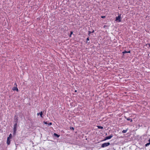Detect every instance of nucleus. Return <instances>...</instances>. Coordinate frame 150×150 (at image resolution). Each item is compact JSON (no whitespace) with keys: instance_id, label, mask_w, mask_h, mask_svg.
<instances>
[{"instance_id":"obj_19","label":"nucleus","mask_w":150,"mask_h":150,"mask_svg":"<svg viewBox=\"0 0 150 150\" xmlns=\"http://www.w3.org/2000/svg\"><path fill=\"white\" fill-rule=\"evenodd\" d=\"M44 123L45 124H47L48 123H47V122H44Z\"/></svg>"},{"instance_id":"obj_12","label":"nucleus","mask_w":150,"mask_h":150,"mask_svg":"<svg viewBox=\"0 0 150 150\" xmlns=\"http://www.w3.org/2000/svg\"><path fill=\"white\" fill-rule=\"evenodd\" d=\"M39 115H40V117H42V111H41L39 113Z\"/></svg>"},{"instance_id":"obj_24","label":"nucleus","mask_w":150,"mask_h":150,"mask_svg":"<svg viewBox=\"0 0 150 150\" xmlns=\"http://www.w3.org/2000/svg\"><path fill=\"white\" fill-rule=\"evenodd\" d=\"M39 115V113H38V114H37V115Z\"/></svg>"},{"instance_id":"obj_23","label":"nucleus","mask_w":150,"mask_h":150,"mask_svg":"<svg viewBox=\"0 0 150 150\" xmlns=\"http://www.w3.org/2000/svg\"><path fill=\"white\" fill-rule=\"evenodd\" d=\"M72 33H73V32H72V31H71V34H72Z\"/></svg>"},{"instance_id":"obj_5","label":"nucleus","mask_w":150,"mask_h":150,"mask_svg":"<svg viewBox=\"0 0 150 150\" xmlns=\"http://www.w3.org/2000/svg\"><path fill=\"white\" fill-rule=\"evenodd\" d=\"M10 139L9 138H7V144L8 145H9L10 143Z\"/></svg>"},{"instance_id":"obj_25","label":"nucleus","mask_w":150,"mask_h":150,"mask_svg":"<svg viewBox=\"0 0 150 150\" xmlns=\"http://www.w3.org/2000/svg\"><path fill=\"white\" fill-rule=\"evenodd\" d=\"M149 47H150V44H149Z\"/></svg>"},{"instance_id":"obj_3","label":"nucleus","mask_w":150,"mask_h":150,"mask_svg":"<svg viewBox=\"0 0 150 150\" xmlns=\"http://www.w3.org/2000/svg\"><path fill=\"white\" fill-rule=\"evenodd\" d=\"M14 85H15L16 86H14V87H13V88H12V90H13V91H18V89L17 87V84H16V83H14Z\"/></svg>"},{"instance_id":"obj_18","label":"nucleus","mask_w":150,"mask_h":150,"mask_svg":"<svg viewBox=\"0 0 150 150\" xmlns=\"http://www.w3.org/2000/svg\"><path fill=\"white\" fill-rule=\"evenodd\" d=\"M86 40H87V42H86L87 43V42H88V40H89V38H87V39H86ZM88 43H89V42H88Z\"/></svg>"},{"instance_id":"obj_9","label":"nucleus","mask_w":150,"mask_h":150,"mask_svg":"<svg viewBox=\"0 0 150 150\" xmlns=\"http://www.w3.org/2000/svg\"><path fill=\"white\" fill-rule=\"evenodd\" d=\"M94 30H93L92 31V32H91V31H88V35H90V34L91 33H93L94 32Z\"/></svg>"},{"instance_id":"obj_7","label":"nucleus","mask_w":150,"mask_h":150,"mask_svg":"<svg viewBox=\"0 0 150 150\" xmlns=\"http://www.w3.org/2000/svg\"><path fill=\"white\" fill-rule=\"evenodd\" d=\"M125 118L128 121H130V122H132V120L131 119L127 118L125 116Z\"/></svg>"},{"instance_id":"obj_4","label":"nucleus","mask_w":150,"mask_h":150,"mask_svg":"<svg viewBox=\"0 0 150 150\" xmlns=\"http://www.w3.org/2000/svg\"><path fill=\"white\" fill-rule=\"evenodd\" d=\"M113 137V135L111 134L109 136L106 137L104 139L103 141H105L107 139H110Z\"/></svg>"},{"instance_id":"obj_10","label":"nucleus","mask_w":150,"mask_h":150,"mask_svg":"<svg viewBox=\"0 0 150 150\" xmlns=\"http://www.w3.org/2000/svg\"><path fill=\"white\" fill-rule=\"evenodd\" d=\"M130 51H128V52H127L126 51H124L123 52H122V53L123 54H124L125 53H130Z\"/></svg>"},{"instance_id":"obj_26","label":"nucleus","mask_w":150,"mask_h":150,"mask_svg":"<svg viewBox=\"0 0 150 150\" xmlns=\"http://www.w3.org/2000/svg\"><path fill=\"white\" fill-rule=\"evenodd\" d=\"M75 92H76V90L75 91Z\"/></svg>"},{"instance_id":"obj_6","label":"nucleus","mask_w":150,"mask_h":150,"mask_svg":"<svg viewBox=\"0 0 150 150\" xmlns=\"http://www.w3.org/2000/svg\"><path fill=\"white\" fill-rule=\"evenodd\" d=\"M17 123L15 124L13 126V131H16Z\"/></svg>"},{"instance_id":"obj_20","label":"nucleus","mask_w":150,"mask_h":150,"mask_svg":"<svg viewBox=\"0 0 150 150\" xmlns=\"http://www.w3.org/2000/svg\"><path fill=\"white\" fill-rule=\"evenodd\" d=\"M105 16H101V18H105Z\"/></svg>"},{"instance_id":"obj_21","label":"nucleus","mask_w":150,"mask_h":150,"mask_svg":"<svg viewBox=\"0 0 150 150\" xmlns=\"http://www.w3.org/2000/svg\"><path fill=\"white\" fill-rule=\"evenodd\" d=\"M148 141L149 142V143H150V139Z\"/></svg>"},{"instance_id":"obj_11","label":"nucleus","mask_w":150,"mask_h":150,"mask_svg":"<svg viewBox=\"0 0 150 150\" xmlns=\"http://www.w3.org/2000/svg\"><path fill=\"white\" fill-rule=\"evenodd\" d=\"M97 127H98V129H103V127H102V126H98Z\"/></svg>"},{"instance_id":"obj_1","label":"nucleus","mask_w":150,"mask_h":150,"mask_svg":"<svg viewBox=\"0 0 150 150\" xmlns=\"http://www.w3.org/2000/svg\"><path fill=\"white\" fill-rule=\"evenodd\" d=\"M115 21L119 22H120L121 21V14H119L118 16L116 17Z\"/></svg>"},{"instance_id":"obj_16","label":"nucleus","mask_w":150,"mask_h":150,"mask_svg":"<svg viewBox=\"0 0 150 150\" xmlns=\"http://www.w3.org/2000/svg\"><path fill=\"white\" fill-rule=\"evenodd\" d=\"M47 124L49 126L51 125H52V123L51 122H50V123H48Z\"/></svg>"},{"instance_id":"obj_13","label":"nucleus","mask_w":150,"mask_h":150,"mask_svg":"<svg viewBox=\"0 0 150 150\" xmlns=\"http://www.w3.org/2000/svg\"><path fill=\"white\" fill-rule=\"evenodd\" d=\"M127 129H126V130H123L122 131V132L123 133H126L127 132Z\"/></svg>"},{"instance_id":"obj_22","label":"nucleus","mask_w":150,"mask_h":150,"mask_svg":"<svg viewBox=\"0 0 150 150\" xmlns=\"http://www.w3.org/2000/svg\"><path fill=\"white\" fill-rule=\"evenodd\" d=\"M70 129H72L73 130H74V128H73V127H72L71 128H70Z\"/></svg>"},{"instance_id":"obj_15","label":"nucleus","mask_w":150,"mask_h":150,"mask_svg":"<svg viewBox=\"0 0 150 150\" xmlns=\"http://www.w3.org/2000/svg\"><path fill=\"white\" fill-rule=\"evenodd\" d=\"M150 144V143H148L145 144V146H148Z\"/></svg>"},{"instance_id":"obj_14","label":"nucleus","mask_w":150,"mask_h":150,"mask_svg":"<svg viewBox=\"0 0 150 150\" xmlns=\"http://www.w3.org/2000/svg\"><path fill=\"white\" fill-rule=\"evenodd\" d=\"M12 137V135L11 134H10L9 137H8V138H9L11 139Z\"/></svg>"},{"instance_id":"obj_2","label":"nucleus","mask_w":150,"mask_h":150,"mask_svg":"<svg viewBox=\"0 0 150 150\" xmlns=\"http://www.w3.org/2000/svg\"><path fill=\"white\" fill-rule=\"evenodd\" d=\"M110 144L109 142L105 143L102 144L101 145V147L104 148L109 146Z\"/></svg>"},{"instance_id":"obj_17","label":"nucleus","mask_w":150,"mask_h":150,"mask_svg":"<svg viewBox=\"0 0 150 150\" xmlns=\"http://www.w3.org/2000/svg\"><path fill=\"white\" fill-rule=\"evenodd\" d=\"M16 133V131H13V134L15 135Z\"/></svg>"},{"instance_id":"obj_8","label":"nucleus","mask_w":150,"mask_h":150,"mask_svg":"<svg viewBox=\"0 0 150 150\" xmlns=\"http://www.w3.org/2000/svg\"><path fill=\"white\" fill-rule=\"evenodd\" d=\"M54 136L56 137H59V135L57 134L56 133H54Z\"/></svg>"}]
</instances>
